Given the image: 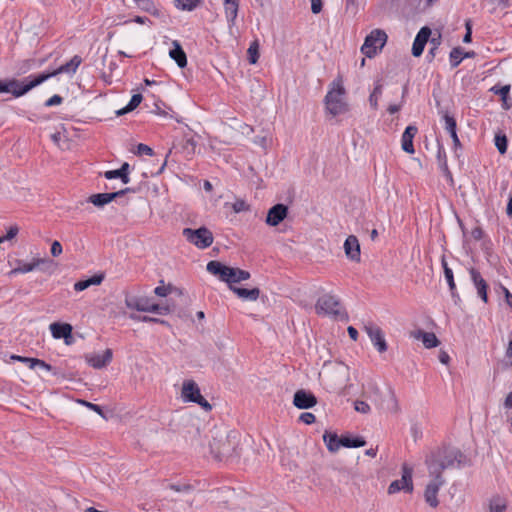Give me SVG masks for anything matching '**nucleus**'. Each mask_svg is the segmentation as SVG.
I'll return each instance as SVG.
<instances>
[{"instance_id":"20e7f679","label":"nucleus","mask_w":512,"mask_h":512,"mask_svg":"<svg viewBox=\"0 0 512 512\" xmlns=\"http://www.w3.org/2000/svg\"><path fill=\"white\" fill-rule=\"evenodd\" d=\"M437 469L438 467L435 465L430 466L429 475L432 479L428 482L424 491V499L432 508H436L439 505L437 495L440 488L445 484L443 476L439 474Z\"/></svg>"},{"instance_id":"a211bd4d","label":"nucleus","mask_w":512,"mask_h":512,"mask_svg":"<svg viewBox=\"0 0 512 512\" xmlns=\"http://www.w3.org/2000/svg\"><path fill=\"white\" fill-rule=\"evenodd\" d=\"M344 250L346 256L355 262L360 261V244L356 236L350 235L346 238L344 243Z\"/></svg>"},{"instance_id":"09e8293b","label":"nucleus","mask_w":512,"mask_h":512,"mask_svg":"<svg viewBox=\"0 0 512 512\" xmlns=\"http://www.w3.org/2000/svg\"><path fill=\"white\" fill-rule=\"evenodd\" d=\"M495 94H498L501 96V98L503 100L506 99L509 91H510V86L509 85H505V86H501V87H497V86H494L492 89H491Z\"/></svg>"},{"instance_id":"7c9ffc66","label":"nucleus","mask_w":512,"mask_h":512,"mask_svg":"<svg viewBox=\"0 0 512 512\" xmlns=\"http://www.w3.org/2000/svg\"><path fill=\"white\" fill-rule=\"evenodd\" d=\"M103 280H104L103 274H96L86 280H81V281L76 282L74 284V290L78 291V292L83 291L92 285H100Z\"/></svg>"},{"instance_id":"f257e3e1","label":"nucleus","mask_w":512,"mask_h":512,"mask_svg":"<svg viewBox=\"0 0 512 512\" xmlns=\"http://www.w3.org/2000/svg\"><path fill=\"white\" fill-rule=\"evenodd\" d=\"M315 311L318 315H325L338 320L348 319V314L340 299L331 293L323 294L318 298Z\"/></svg>"},{"instance_id":"c756f323","label":"nucleus","mask_w":512,"mask_h":512,"mask_svg":"<svg viewBox=\"0 0 512 512\" xmlns=\"http://www.w3.org/2000/svg\"><path fill=\"white\" fill-rule=\"evenodd\" d=\"M229 267L228 266H225L223 265L221 262L219 261H210L208 262L207 264V271L215 276H218L219 279L221 281H225V278H226V275H227V270Z\"/></svg>"},{"instance_id":"a878e982","label":"nucleus","mask_w":512,"mask_h":512,"mask_svg":"<svg viewBox=\"0 0 512 512\" xmlns=\"http://www.w3.org/2000/svg\"><path fill=\"white\" fill-rule=\"evenodd\" d=\"M172 45L173 49L169 51V56L177 63L180 68H184L187 65L186 53L177 40H174Z\"/></svg>"},{"instance_id":"864d4df0","label":"nucleus","mask_w":512,"mask_h":512,"mask_svg":"<svg viewBox=\"0 0 512 512\" xmlns=\"http://www.w3.org/2000/svg\"><path fill=\"white\" fill-rule=\"evenodd\" d=\"M15 85H17L16 79H11L7 82L0 81V93L8 92Z\"/></svg>"},{"instance_id":"6ab92c4d","label":"nucleus","mask_w":512,"mask_h":512,"mask_svg":"<svg viewBox=\"0 0 512 512\" xmlns=\"http://www.w3.org/2000/svg\"><path fill=\"white\" fill-rule=\"evenodd\" d=\"M417 131L416 126L409 125L402 134L401 147L406 153L413 154L415 152L413 138L417 134Z\"/></svg>"},{"instance_id":"13d9d810","label":"nucleus","mask_w":512,"mask_h":512,"mask_svg":"<svg viewBox=\"0 0 512 512\" xmlns=\"http://www.w3.org/2000/svg\"><path fill=\"white\" fill-rule=\"evenodd\" d=\"M121 174H123V183L124 184H128L130 182V178H129V164L128 163H124L120 168H119Z\"/></svg>"},{"instance_id":"bb28decb","label":"nucleus","mask_w":512,"mask_h":512,"mask_svg":"<svg viewBox=\"0 0 512 512\" xmlns=\"http://www.w3.org/2000/svg\"><path fill=\"white\" fill-rule=\"evenodd\" d=\"M230 289L242 300L256 301L260 295L259 288L246 289L230 286Z\"/></svg>"},{"instance_id":"de8ad7c7","label":"nucleus","mask_w":512,"mask_h":512,"mask_svg":"<svg viewBox=\"0 0 512 512\" xmlns=\"http://www.w3.org/2000/svg\"><path fill=\"white\" fill-rule=\"evenodd\" d=\"M354 408L359 413L367 414L370 412V406L362 400H356L354 402Z\"/></svg>"},{"instance_id":"2eb2a0df","label":"nucleus","mask_w":512,"mask_h":512,"mask_svg":"<svg viewBox=\"0 0 512 512\" xmlns=\"http://www.w3.org/2000/svg\"><path fill=\"white\" fill-rule=\"evenodd\" d=\"M129 191H131V189L126 188V189H122L120 191L112 192V193L93 194L88 198L87 201L97 207H103L104 205L113 201L115 198H117Z\"/></svg>"},{"instance_id":"0eeeda50","label":"nucleus","mask_w":512,"mask_h":512,"mask_svg":"<svg viewBox=\"0 0 512 512\" xmlns=\"http://www.w3.org/2000/svg\"><path fill=\"white\" fill-rule=\"evenodd\" d=\"M181 397L184 402H194L201 406L205 411H210L212 406L201 395L198 384L193 380H186L183 382Z\"/></svg>"},{"instance_id":"cd10ccee","label":"nucleus","mask_w":512,"mask_h":512,"mask_svg":"<svg viewBox=\"0 0 512 512\" xmlns=\"http://www.w3.org/2000/svg\"><path fill=\"white\" fill-rule=\"evenodd\" d=\"M149 301L145 298H138L133 296H126L125 305L129 309H135L140 312H147Z\"/></svg>"},{"instance_id":"774afa93","label":"nucleus","mask_w":512,"mask_h":512,"mask_svg":"<svg viewBox=\"0 0 512 512\" xmlns=\"http://www.w3.org/2000/svg\"><path fill=\"white\" fill-rule=\"evenodd\" d=\"M505 505L503 504H490L489 512H504L505 511Z\"/></svg>"},{"instance_id":"dca6fc26","label":"nucleus","mask_w":512,"mask_h":512,"mask_svg":"<svg viewBox=\"0 0 512 512\" xmlns=\"http://www.w3.org/2000/svg\"><path fill=\"white\" fill-rule=\"evenodd\" d=\"M431 35V29L429 27H422L420 31L417 33L413 45H412V55L415 57L421 56L423 53L424 47L429 40Z\"/></svg>"},{"instance_id":"37998d69","label":"nucleus","mask_w":512,"mask_h":512,"mask_svg":"<svg viewBox=\"0 0 512 512\" xmlns=\"http://www.w3.org/2000/svg\"><path fill=\"white\" fill-rule=\"evenodd\" d=\"M170 311H171V309L167 305L166 306H162V305H159V304H149L147 312L157 313V314H160V315H166V314H169Z\"/></svg>"},{"instance_id":"f03ea898","label":"nucleus","mask_w":512,"mask_h":512,"mask_svg":"<svg viewBox=\"0 0 512 512\" xmlns=\"http://www.w3.org/2000/svg\"><path fill=\"white\" fill-rule=\"evenodd\" d=\"M345 88L340 81H334L332 88L325 96V107L332 116H338L348 112L349 105L345 100Z\"/></svg>"},{"instance_id":"680f3d73","label":"nucleus","mask_w":512,"mask_h":512,"mask_svg":"<svg viewBox=\"0 0 512 512\" xmlns=\"http://www.w3.org/2000/svg\"><path fill=\"white\" fill-rule=\"evenodd\" d=\"M63 101L62 97L59 96V95H53L52 97H50L46 102H45V106L47 107H51V106H54V105H59L61 104Z\"/></svg>"},{"instance_id":"423d86ee","label":"nucleus","mask_w":512,"mask_h":512,"mask_svg":"<svg viewBox=\"0 0 512 512\" xmlns=\"http://www.w3.org/2000/svg\"><path fill=\"white\" fill-rule=\"evenodd\" d=\"M188 242L199 249H205L212 245L214 237L212 232L206 227L198 229L185 228L182 232Z\"/></svg>"},{"instance_id":"e2e57ef3","label":"nucleus","mask_w":512,"mask_h":512,"mask_svg":"<svg viewBox=\"0 0 512 512\" xmlns=\"http://www.w3.org/2000/svg\"><path fill=\"white\" fill-rule=\"evenodd\" d=\"M18 231H19V229L17 226H11L9 228V230L7 231V234L5 236H3L2 238H4V241L11 240L18 234Z\"/></svg>"},{"instance_id":"052dcab7","label":"nucleus","mask_w":512,"mask_h":512,"mask_svg":"<svg viewBox=\"0 0 512 512\" xmlns=\"http://www.w3.org/2000/svg\"><path fill=\"white\" fill-rule=\"evenodd\" d=\"M62 251H63V249H62V245L60 244V242L54 241L51 245L52 256L57 257L62 253Z\"/></svg>"},{"instance_id":"f704fd0d","label":"nucleus","mask_w":512,"mask_h":512,"mask_svg":"<svg viewBox=\"0 0 512 512\" xmlns=\"http://www.w3.org/2000/svg\"><path fill=\"white\" fill-rule=\"evenodd\" d=\"M443 118H444V122H445V129L447 130V132L450 134L451 138L453 139L455 146L459 145L460 141H459V138H458L457 132H456L455 119L448 114H445Z\"/></svg>"},{"instance_id":"603ef678","label":"nucleus","mask_w":512,"mask_h":512,"mask_svg":"<svg viewBox=\"0 0 512 512\" xmlns=\"http://www.w3.org/2000/svg\"><path fill=\"white\" fill-rule=\"evenodd\" d=\"M171 291V286L168 285V286H165V285H161V286H157L154 290V293L157 295V296H160V297H166Z\"/></svg>"},{"instance_id":"79ce46f5","label":"nucleus","mask_w":512,"mask_h":512,"mask_svg":"<svg viewBox=\"0 0 512 512\" xmlns=\"http://www.w3.org/2000/svg\"><path fill=\"white\" fill-rule=\"evenodd\" d=\"M463 60V50L460 47L453 48L450 52V62L453 68L457 67Z\"/></svg>"},{"instance_id":"8fccbe9b","label":"nucleus","mask_w":512,"mask_h":512,"mask_svg":"<svg viewBox=\"0 0 512 512\" xmlns=\"http://www.w3.org/2000/svg\"><path fill=\"white\" fill-rule=\"evenodd\" d=\"M136 154H138V155L145 154V155L152 156L153 155V150L148 145L140 143L137 146Z\"/></svg>"},{"instance_id":"338daca9","label":"nucleus","mask_w":512,"mask_h":512,"mask_svg":"<svg viewBox=\"0 0 512 512\" xmlns=\"http://www.w3.org/2000/svg\"><path fill=\"white\" fill-rule=\"evenodd\" d=\"M505 357L507 358L509 365L512 367V340L508 342Z\"/></svg>"},{"instance_id":"1a4fd4ad","label":"nucleus","mask_w":512,"mask_h":512,"mask_svg":"<svg viewBox=\"0 0 512 512\" xmlns=\"http://www.w3.org/2000/svg\"><path fill=\"white\" fill-rule=\"evenodd\" d=\"M364 330L379 353L387 351V343L384 333L380 327L373 323H369L364 326Z\"/></svg>"},{"instance_id":"393cba45","label":"nucleus","mask_w":512,"mask_h":512,"mask_svg":"<svg viewBox=\"0 0 512 512\" xmlns=\"http://www.w3.org/2000/svg\"><path fill=\"white\" fill-rule=\"evenodd\" d=\"M10 358H11V360L19 361L21 363L27 364L30 369L40 367V368L45 369L46 371L52 370V366L50 364L46 363L43 360L37 359V358H29V357H24V356H20V355H11Z\"/></svg>"},{"instance_id":"7ed1b4c3","label":"nucleus","mask_w":512,"mask_h":512,"mask_svg":"<svg viewBox=\"0 0 512 512\" xmlns=\"http://www.w3.org/2000/svg\"><path fill=\"white\" fill-rule=\"evenodd\" d=\"M461 456L462 454L455 448H439L426 459L428 471L430 466L435 465L438 467L439 474L442 475L443 470L454 466L456 462L459 463Z\"/></svg>"},{"instance_id":"9d476101","label":"nucleus","mask_w":512,"mask_h":512,"mask_svg":"<svg viewBox=\"0 0 512 512\" xmlns=\"http://www.w3.org/2000/svg\"><path fill=\"white\" fill-rule=\"evenodd\" d=\"M81 63H82V58L78 55H75L71 58L70 61L59 66L57 69L50 71V72L42 73L40 75L45 76L46 80H48L58 74H67L69 76H73L76 73V71Z\"/></svg>"},{"instance_id":"5fc2aeb1","label":"nucleus","mask_w":512,"mask_h":512,"mask_svg":"<svg viewBox=\"0 0 512 512\" xmlns=\"http://www.w3.org/2000/svg\"><path fill=\"white\" fill-rule=\"evenodd\" d=\"M315 415L310 412H304L300 415L299 420L305 424H312L315 422Z\"/></svg>"},{"instance_id":"bf43d9fd","label":"nucleus","mask_w":512,"mask_h":512,"mask_svg":"<svg viewBox=\"0 0 512 512\" xmlns=\"http://www.w3.org/2000/svg\"><path fill=\"white\" fill-rule=\"evenodd\" d=\"M138 6L147 12H151L154 8L153 2L151 0H137Z\"/></svg>"},{"instance_id":"ddd939ff","label":"nucleus","mask_w":512,"mask_h":512,"mask_svg":"<svg viewBox=\"0 0 512 512\" xmlns=\"http://www.w3.org/2000/svg\"><path fill=\"white\" fill-rule=\"evenodd\" d=\"M288 214V207L284 204H276L268 210L266 223L270 226H277Z\"/></svg>"},{"instance_id":"9b49d317","label":"nucleus","mask_w":512,"mask_h":512,"mask_svg":"<svg viewBox=\"0 0 512 512\" xmlns=\"http://www.w3.org/2000/svg\"><path fill=\"white\" fill-rule=\"evenodd\" d=\"M112 350L106 349L103 353H90L85 356L86 362L95 369L107 366L112 360Z\"/></svg>"},{"instance_id":"49530a36","label":"nucleus","mask_w":512,"mask_h":512,"mask_svg":"<svg viewBox=\"0 0 512 512\" xmlns=\"http://www.w3.org/2000/svg\"><path fill=\"white\" fill-rule=\"evenodd\" d=\"M233 211L235 213H240L244 211L249 210V205L242 199H237L232 205H231Z\"/></svg>"},{"instance_id":"c9c22d12","label":"nucleus","mask_w":512,"mask_h":512,"mask_svg":"<svg viewBox=\"0 0 512 512\" xmlns=\"http://www.w3.org/2000/svg\"><path fill=\"white\" fill-rule=\"evenodd\" d=\"M200 4L202 0H174L175 7L183 11H193Z\"/></svg>"},{"instance_id":"ea45409f","label":"nucleus","mask_w":512,"mask_h":512,"mask_svg":"<svg viewBox=\"0 0 512 512\" xmlns=\"http://www.w3.org/2000/svg\"><path fill=\"white\" fill-rule=\"evenodd\" d=\"M248 60L251 64H256L259 58V44L257 41H254L250 44L248 50Z\"/></svg>"},{"instance_id":"39448f33","label":"nucleus","mask_w":512,"mask_h":512,"mask_svg":"<svg viewBox=\"0 0 512 512\" xmlns=\"http://www.w3.org/2000/svg\"><path fill=\"white\" fill-rule=\"evenodd\" d=\"M387 41V34L381 29H375L366 36L361 52L368 58L374 57Z\"/></svg>"},{"instance_id":"a18cd8bd","label":"nucleus","mask_w":512,"mask_h":512,"mask_svg":"<svg viewBox=\"0 0 512 512\" xmlns=\"http://www.w3.org/2000/svg\"><path fill=\"white\" fill-rule=\"evenodd\" d=\"M495 145L501 154H504L507 150V138L505 135H497L495 137Z\"/></svg>"},{"instance_id":"f3484780","label":"nucleus","mask_w":512,"mask_h":512,"mask_svg":"<svg viewBox=\"0 0 512 512\" xmlns=\"http://www.w3.org/2000/svg\"><path fill=\"white\" fill-rule=\"evenodd\" d=\"M469 274H470L471 280L477 290L478 296L483 300L484 303H487L488 302L487 282L484 280V278L482 277L480 272L478 270H476L475 268H471L469 270Z\"/></svg>"},{"instance_id":"f8f14e48","label":"nucleus","mask_w":512,"mask_h":512,"mask_svg":"<svg viewBox=\"0 0 512 512\" xmlns=\"http://www.w3.org/2000/svg\"><path fill=\"white\" fill-rule=\"evenodd\" d=\"M45 81L46 77L41 75L34 77L27 83L20 82L17 80V85L11 87V90H8V92L12 93L14 97H21L27 92H29L31 89L42 84Z\"/></svg>"},{"instance_id":"4be33fe9","label":"nucleus","mask_w":512,"mask_h":512,"mask_svg":"<svg viewBox=\"0 0 512 512\" xmlns=\"http://www.w3.org/2000/svg\"><path fill=\"white\" fill-rule=\"evenodd\" d=\"M441 262H442V267L444 270V275H445L446 281L448 283V286H449V289L451 292V296L454 300V303L457 304L460 301V296L456 291V285H455V281H454L453 271L451 268L448 267V264L444 257L442 258Z\"/></svg>"},{"instance_id":"473e14b6","label":"nucleus","mask_w":512,"mask_h":512,"mask_svg":"<svg viewBox=\"0 0 512 512\" xmlns=\"http://www.w3.org/2000/svg\"><path fill=\"white\" fill-rule=\"evenodd\" d=\"M323 440L330 452H336L342 446V437L339 438L336 434H330L326 432L323 435Z\"/></svg>"},{"instance_id":"69168bd1","label":"nucleus","mask_w":512,"mask_h":512,"mask_svg":"<svg viewBox=\"0 0 512 512\" xmlns=\"http://www.w3.org/2000/svg\"><path fill=\"white\" fill-rule=\"evenodd\" d=\"M501 289L504 293V296H505V301L507 303L508 306H510L512 308V294L510 293V291L504 287V286H501Z\"/></svg>"},{"instance_id":"6e6552de","label":"nucleus","mask_w":512,"mask_h":512,"mask_svg":"<svg viewBox=\"0 0 512 512\" xmlns=\"http://www.w3.org/2000/svg\"><path fill=\"white\" fill-rule=\"evenodd\" d=\"M413 469L406 464L402 467L401 479L394 480L388 487V494H395L399 491L411 493L413 491L412 481Z\"/></svg>"},{"instance_id":"4468645a","label":"nucleus","mask_w":512,"mask_h":512,"mask_svg":"<svg viewBox=\"0 0 512 512\" xmlns=\"http://www.w3.org/2000/svg\"><path fill=\"white\" fill-rule=\"evenodd\" d=\"M293 404L299 409H309L317 404V399L311 392L298 390L294 394Z\"/></svg>"},{"instance_id":"72a5a7b5","label":"nucleus","mask_w":512,"mask_h":512,"mask_svg":"<svg viewBox=\"0 0 512 512\" xmlns=\"http://www.w3.org/2000/svg\"><path fill=\"white\" fill-rule=\"evenodd\" d=\"M384 402L386 405V409L389 412L394 413V414H397L400 412V405H399L398 399H397L396 394L393 389L390 388L388 390V393H387V396H386V399L384 400Z\"/></svg>"},{"instance_id":"c85d7f7f","label":"nucleus","mask_w":512,"mask_h":512,"mask_svg":"<svg viewBox=\"0 0 512 512\" xmlns=\"http://www.w3.org/2000/svg\"><path fill=\"white\" fill-rule=\"evenodd\" d=\"M437 160H438V165H439L440 170L442 171V173L444 174L446 179L451 184H453V177H452L451 171L448 168L446 152L442 146L438 147Z\"/></svg>"},{"instance_id":"c03bdc74","label":"nucleus","mask_w":512,"mask_h":512,"mask_svg":"<svg viewBox=\"0 0 512 512\" xmlns=\"http://www.w3.org/2000/svg\"><path fill=\"white\" fill-rule=\"evenodd\" d=\"M36 268L41 267L43 271H48L53 266V261L48 258H34Z\"/></svg>"},{"instance_id":"0e129e2a","label":"nucleus","mask_w":512,"mask_h":512,"mask_svg":"<svg viewBox=\"0 0 512 512\" xmlns=\"http://www.w3.org/2000/svg\"><path fill=\"white\" fill-rule=\"evenodd\" d=\"M311 10L314 14H318L322 10V0H311Z\"/></svg>"},{"instance_id":"4c0bfd02","label":"nucleus","mask_w":512,"mask_h":512,"mask_svg":"<svg viewBox=\"0 0 512 512\" xmlns=\"http://www.w3.org/2000/svg\"><path fill=\"white\" fill-rule=\"evenodd\" d=\"M366 444L362 437H342V446L347 448H358Z\"/></svg>"},{"instance_id":"a19ab883","label":"nucleus","mask_w":512,"mask_h":512,"mask_svg":"<svg viewBox=\"0 0 512 512\" xmlns=\"http://www.w3.org/2000/svg\"><path fill=\"white\" fill-rule=\"evenodd\" d=\"M382 94V85L377 83L369 96V103L373 109H377L378 100Z\"/></svg>"},{"instance_id":"5701e85b","label":"nucleus","mask_w":512,"mask_h":512,"mask_svg":"<svg viewBox=\"0 0 512 512\" xmlns=\"http://www.w3.org/2000/svg\"><path fill=\"white\" fill-rule=\"evenodd\" d=\"M50 331L52 333V336L55 339H67L71 337L72 334V326L68 323H58L54 322L50 324Z\"/></svg>"},{"instance_id":"b1692460","label":"nucleus","mask_w":512,"mask_h":512,"mask_svg":"<svg viewBox=\"0 0 512 512\" xmlns=\"http://www.w3.org/2000/svg\"><path fill=\"white\" fill-rule=\"evenodd\" d=\"M239 0H224L225 16L229 27L235 25L238 15Z\"/></svg>"},{"instance_id":"4d7b16f0","label":"nucleus","mask_w":512,"mask_h":512,"mask_svg":"<svg viewBox=\"0 0 512 512\" xmlns=\"http://www.w3.org/2000/svg\"><path fill=\"white\" fill-rule=\"evenodd\" d=\"M104 177L106 179H116V178H120L121 181L123 182V174H121L120 170L117 169V170H109V171H106L104 173Z\"/></svg>"},{"instance_id":"412c9836","label":"nucleus","mask_w":512,"mask_h":512,"mask_svg":"<svg viewBox=\"0 0 512 512\" xmlns=\"http://www.w3.org/2000/svg\"><path fill=\"white\" fill-rule=\"evenodd\" d=\"M226 270L227 275L224 282L228 283L230 286H232L233 283H239L250 278L248 271L233 267H229Z\"/></svg>"},{"instance_id":"2f4dec72","label":"nucleus","mask_w":512,"mask_h":512,"mask_svg":"<svg viewBox=\"0 0 512 512\" xmlns=\"http://www.w3.org/2000/svg\"><path fill=\"white\" fill-rule=\"evenodd\" d=\"M216 444L217 442L214 441L213 443L210 444V448L211 452L215 454V457L217 459L222 460L230 455L231 448L227 439H225L223 443L219 445V447H216Z\"/></svg>"},{"instance_id":"58836bf2","label":"nucleus","mask_w":512,"mask_h":512,"mask_svg":"<svg viewBox=\"0 0 512 512\" xmlns=\"http://www.w3.org/2000/svg\"><path fill=\"white\" fill-rule=\"evenodd\" d=\"M36 269L34 259L32 262L27 263L23 261H18V266L10 271V274H18V273H28Z\"/></svg>"},{"instance_id":"aec40b11","label":"nucleus","mask_w":512,"mask_h":512,"mask_svg":"<svg viewBox=\"0 0 512 512\" xmlns=\"http://www.w3.org/2000/svg\"><path fill=\"white\" fill-rule=\"evenodd\" d=\"M411 336L417 340H421L423 345L428 349L437 347L439 345V340L437 339L436 335L431 332L418 330L412 332Z\"/></svg>"},{"instance_id":"e433bc0d","label":"nucleus","mask_w":512,"mask_h":512,"mask_svg":"<svg viewBox=\"0 0 512 512\" xmlns=\"http://www.w3.org/2000/svg\"><path fill=\"white\" fill-rule=\"evenodd\" d=\"M141 101H142V95L141 94H134L131 97V99H130L129 103L127 104V106L122 108V109H120V110H118L116 112V114L118 116H121V115H124V114H126L128 112L133 111L135 108L138 107V105L141 103Z\"/></svg>"},{"instance_id":"6e6d98bb","label":"nucleus","mask_w":512,"mask_h":512,"mask_svg":"<svg viewBox=\"0 0 512 512\" xmlns=\"http://www.w3.org/2000/svg\"><path fill=\"white\" fill-rule=\"evenodd\" d=\"M465 28H466V33L463 37V42L464 43H470L471 42V39H472V26H471V21L470 20H467L465 22Z\"/></svg>"},{"instance_id":"3c124183","label":"nucleus","mask_w":512,"mask_h":512,"mask_svg":"<svg viewBox=\"0 0 512 512\" xmlns=\"http://www.w3.org/2000/svg\"><path fill=\"white\" fill-rule=\"evenodd\" d=\"M79 403H81L82 405H84V406L88 407L89 409L95 411L100 416L104 417L102 408L99 405L93 404V403L85 401V400H79Z\"/></svg>"}]
</instances>
